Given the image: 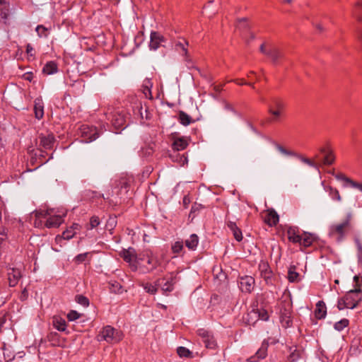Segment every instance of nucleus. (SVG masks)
I'll return each mask as SVG.
<instances>
[{"mask_svg":"<svg viewBox=\"0 0 362 362\" xmlns=\"http://www.w3.org/2000/svg\"><path fill=\"white\" fill-rule=\"evenodd\" d=\"M356 243L358 264L362 267V243L358 240L356 241Z\"/></svg>","mask_w":362,"mask_h":362,"instance_id":"43","label":"nucleus"},{"mask_svg":"<svg viewBox=\"0 0 362 362\" xmlns=\"http://www.w3.org/2000/svg\"><path fill=\"white\" fill-rule=\"evenodd\" d=\"M81 316V314L78 313L77 311H76V310H71L67 314V319L69 321H74V320H76L78 318H80Z\"/></svg>","mask_w":362,"mask_h":362,"instance_id":"45","label":"nucleus"},{"mask_svg":"<svg viewBox=\"0 0 362 362\" xmlns=\"http://www.w3.org/2000/svg\"><path fill=\"white\" fill-rule=\"evenodd\" d=\"M110 290L114 293H122L123 292L122 285L115 281L110 282Z\"/></svg>","mask_w":362,"mask_h":362,"instance_id":"36","label":"nucleus"},{"mask_svg":"<svg viewBox=\"0 0 362 362\" xmlns=\"http://www.w3.org/2000/svg\"><path fill=\"white\" fill-rule=\"evenodd\" d=\"M88 255V253H87V252L78 255L74 258L75 262L77 264H79V263L84 262L86 260Z\"/></svg>","mask_w":362,"mask_h":362,"instance_id":"51","label":"nucleus"},{"mask_svg":"<svg viewBox=\"0 0 362 362\" xmlns=\"http://www.w3.org/2000/svg\"><path fill=\"white\" fill-rule=\"evenodd\" d=\"M336 178L337 180H343L344 182H346V183L349 184L350 185H351V182H353V180L349 177H347L346 175H344V174H337L336 175Z\"/></svg>","mask_w":362,"mask_h":362,"instance_id":"52","label":"nucleus"},{"mask_svg":"<svg viewBox=\"0 0 362 362\" xmlns=\"http://www.w3.org/2000/svg\"><path fill=\"white\" fill-rule=\"evenodd\" d=\"M177 353L180 357H192V352L184 346H179L177 349Z\"/></svg>","mask_w":362,"mask_h":362,"instance_id":"37","label":"nucleus"},{"mask_svg":"<svg viewBox=\"0 0 362 362\" xmlns=\"http://www.w3.org/2000/svg\"><path fill=\"white\" fill-rule=\"evenodd\" d=\"M52 324L55 329L60 332H64L66 329V322L59 316L53 317Z\"/></svg>","mask_w":362,"mask_h":362,"instance_id":"24","label":"nucleus"},{"mask_svg":"<svg viewBox=\"0 0 362 362\" xmlns=\"http://www.w3.org/2000/svg\"><path fill=\"white\" fill-rule=\"evenodd\" d=\"M298 358H299V353H298V351H294L289 356V360L292 362L296 361Z\"/></svg>","mask_w":362,"mask_h":362,"instance_id":"55","label":"nucleus"},{"mask_svg":"<svg viewBox=\"0 0 362 362\" xmlns=\"http://www.w3.org/2000/svg\"><path fill=\"white\" fill-rule=\"evenodd\" d=\"M277 149L279 150V151L280 153H281L282 154H284V155H287V156H293V153L291 152V151H289L288 150H286V148H284V147H282L281 146H277Z\"/></svg>","mask_w":362,"mask_h":362,"instance_id":"54","label":"nucleus"},{"mask_svg":"<svg viewBox=\"0 0 362 362\" xmlns=\"http://www.w3.org/2000/svg\"><path fill=\"white\" fill-rule=\"evenodd\" d=\"M165 42V37L156 31H153L151 33L149 43L150 49L156 50L160 46H162L163 43H164Z\"/></svg>","mask_w":362,"mask_h":362,"instance_id":"8","label":"nucleus"},{"mask_svg":"<svg viewBox=\"0 0 362 362\" xmlns=\"http://www.w3.org/2000/svg\"><path fill=\"white\" fill-rule=\"evenodd\" d=\"M0 16L4 20L9 16V5L6 0H0Z\"/></svg>","mask_w":362,"mask_h":362,"instance_id":"31","label":"nucleus"},{"mask_svg":"<svg viewBox=\"0 0 362 362\" xmlns=\"http://www.w3.org/2000/svg\"><path fill=\"white\" fill-rule=\"evenodd\" d=\"M3 351H4L3 354H4V358H5L6 360L11 361V360H12L14 358L13 356H11V355H10L8 354H6L5 351H7V349L6 348V345L5 344L4 345Z\"/></svg>","mask_w":362,"mask_h":362,"instance_id":"56","label":"nucleus"},{"mask_svg":"<svg viewBox=\"0 0 362 362\" xmlns=\"http://www.w3.org/2000/svg\"><path fill=\"white\" fill-rule=\"evenodd\" d=\"M199 243V238L196 234H192L189 238L185 240V245L189 250H195Z\"/></svg>","mask_w":362,"mask_h":362,"instance_id":"29","label":"nucleus"},{"mask_svg":"<svg viewBox=\"0 0 362 362\" xmlns=\"http://www.w3.org/2000/svg\"><path fill=\"white\" fill-rule=\"evenodd\" d=\"M120 256L135 269L138 267V265H141L142 257H138L134 252V250L131 247L128 250H123L120 252Z\"/></svg>","mask_w":362,"mask_h":362,"instance_id":"6","label":"nucleus"},{"mask_svg":"<svg viewBox=\"0 0 362 362\" xmlns=\"http://www.w3.org/2000/svg\"><path fill=\"white\" fill-rule=\"evenodd\" d=\"M144 258H142L141 260V265H138V267H145L148 271H152L154 269H156L158 264V260L153 257V256H147L146 257V263L148 265H145L143 264Z\"/></svg>","mask_w":362,"mask_h":362,"instance_id":"22","label":"nucleus"},{"mask_svg":"<svg viewBox=\"0 0 362 362\" xmlns=\"http://www.w3.org/2000/svg\"><path fill=\"white\" fill-rule=\"evenodd\" d=\"M80 133L85 142H91L98 137V133L93 127L83 125L80 129Z\"/></svg>","mask_w":362,"mask_h":362,"instance_id":"7","label":"nucleus"},{"mask_svg":"<svg viewBox=\"0 0 362 362\" xmlns=\"http://www.w3.org/2000/svg\"><path fill=\"white\" fill-rule=\"evenodd\" d=\"M36 32L37 33L39 37H47V29L43 25H37L36 28Z\"/></svg>","mask_w":362,"mask_h":362,"instance_id":"48","label":"nucleus"},{"mask_svg":"<svg viewBox=\"0 0 362 362\" xmlns=\"http://www.w3.org/2000/svg\"><path fill=\"white\" fill-rule=\"evenodd\" d=\"M350 227V220L346 218L343 222L332 225L330 227L329 235L338 241L341 240Z\"/></svg>","mask_w":362,"mask_h":362,"instance_id":"4","label":"nucleus"},{"mask_svg":"<svg viewBox=\"0 0 362 362\" xmlns=\"http://www.w3.org/2000/svg\"><path fill=\"white\" fill-rule=\"evenodd\" d=\"M240 288L243 292L250 293L254 289L255 279L250 276L240 278Z\"/></svg>","mask_w":362,"mask_h":362,"instance_id":"9","label":"nucleus"},{"mask_svg":"<svg viewBox=\"0 0 362 362\" xmlns=\"http://www.w3.org/2000/svg\"><path fill=\"white\" fill-rule=\"evenodd\" d=\"M144 93L145 94L146 98H152L151 90L148 87L144 88Z\"/></svg>","mask_w":362,"mask_h":362,"instance_id":"60","label":"nucleus"},{"mask_svg":"<svg viewBox=\"0 0 362 362\" xmlns=\"http://www.w3.org/2000/svg\"><path fill=\"white\" fill-rule=\"evenodd\" d=\"M329 194L332 197L333 199L340 202L341 200V197L339 194V191L337 189H334L332 187H329Z\"/></svg>","mask_w":362,"mask_h":362,"instance_id":"47","label":"nucleus"},{"mask_svg":"<svg viewBox=\"0 0 362 362\" xmlns=\"http://www.w3.org/2000/svg\"><path fill=\"white\" fill-rule=\"evenodd\" d=\"M300 160L308 165L309 166L313 167V168H317V164L313 160L307 158L305 157H300Z\"/></svg>","mask_w":362,"mask_h":362,"instance_id":"50","label":"nucleus"},{"mask_svg":"<svg viewBox=\"0 0 362 362\" xmlns=\"http://www.w3.org/2000/svg\"><path fill=\"white\" fill-rule=\"evenodd\" d=\"M63 216L60 215L49 216L45 223L47 228H57L63 223Z\"/></svg>","mask_w":362,"mask_h":362,"instance_id":"18","label":"nucleus"},{"mask_svg":"<svg viewBox=\"0 0 362 362\" xmlns=\"http://www.w3.org/2000/svg\"><path fill=\"white\" fill-rule=\"evenodd\" d=\"M300 235L296 227H289L287 230L288 239L293 243L301 244Z\"/></svg>","mask_w":362,"mask_h":362,"instance_id":"15","label":"nucleus"},{"mask_svg":"<svg viewBox=\"0 0 362 362\" xmlns=\"http://www.w3.org/2000/svg\"><path fill=\"white\" fill-rule=\"evenodd\" d=\"M349 321L347 319H342L334 324V329L337 331H341L345 327H348Z\"/></svg>","mask_w":362,"mask_h":362,"instance_id":"38","label":"nucleus"},{"mask_svg":"<svg viewBox=\"0 0 362 362\" xmlns=\"http://www.w3.org/2000/svg\"><path fill=\"white\" fill-rule=\"evenodd\" d=\"M227 225L228 227L233 232L235 240L238 241H241L243 239L242 232L240 229L237 226L236 223L235 222L228 221Z\"/></svg>","mask_w":362,"mask_h":362,"instance_id":"26","label":"nucleus"},{"mask_svg":"<svg viewBox=\"0 0 362 362\" xmlns=\"http://www.w3.org/2000/svg\"><path fill=\"white\" fill-rule=\"evenodd\" d=\"M327 315V308L325 306V303L320 300L316 304V308L315 310V316L317 319L321 320L325 317Z\"/></svg>","mask_w":362,"mask_h":362,"instance_id":"20","label":"nucleus"},{"mask_svg":"<svg viewBox=\"0 0 362 362\" xmlns=\"http://www.w3.org/2000/svg\"><path fill=\"white\" fill-rule=\"evenodd\" d=\"M263 218L264 221L270 226H276L279 220V215L273 209L267 210Z\"/></svg>","mask_w":362,"mask_h":362,"instance_id":"11","label":"nucleus"},{"mask_svg":"<svg viewBox=\"0 0 362 362\" xmlns=\"http://www.w3.org/2000/svg\"><path fill=\"white\" fill-rule=\"evenodd\" d=\"M75 234H76V232L73 231V230L69 228L66 229L65 231H64L61 236L60 235L56 236L55 241L57 243H59L63 239L70 240L75 235Z\"/></svg>","mask_w":362,"mask_h":362,"instance_id":"32","label":"nucleus"},{"mask_svg":"<svg viewBox=\"0 0 362 362\" xmlns=\"http://www.w3.org/2000/svg\"><path fill=\"white\" fill-rule=\"evenodd\" d=\"M189 43L187 40L182 39V41H178L175 43V49L177 52H179L182 56L185 57V60L191 63V59L188 54L187 46Z\"/></svg>","mask_w":362,"mask_h":362,"instance_id":"13","label":"nucleus"},{"mask_svg":"<svg viewBox=\"0 0 362 362\" xmlns=\"http://www.w3.org/2000/svg\"><path fill=\"white\" fill-rule=\"evenodd\" d=\"M21 276V272L18 269H9L8 271V280L9 286L11 287L16 286Z\"/></svg>","mask_w":362,"mask_h":362,"instance_id":"14","label":"nucleus"},{"mask_svg":"<svg viewBox=\"0 0 362 362\" xmlns=\"http://www.w3.org/2000/svg\"><path fill=\"white\" fill-rule=\"evenodd\" d=\"M268 349V343L263 342L260 348L257 350L255 355L247 358L249 362H257L260 359H263L267 356Z\"/></svg>","mask_w":362,"mask_h":362,"instance_id":"12","label":"nucleus"},{"mask_svg":"<svg viewBox=\"0 0 362 362\" xmlns=\"http://www.w3.org/2000/svg\"><path fill=\"white\" fill-rule=\"evenodd\" d=\"M76 301L78 304H80L84 307H87L89 305L88 299L86 297L81 296V295H77L76 296Z\"/></svg>","mask_w":362,"mask_h":362,"instance_id":"44","label":"nucleus"},{"mask_svg":"<svg viewBox=\"0 0 362 362\" xmlns=\"http://www.w3.org/2000/svg\"><path fill=\"white\" fill-rule=\"evenodd\" d=\"M51 213H52L51 210L36 211L35 212V217L37 218V219H41L42 218H46L48 216H50Z\"/></svg>","mask_w":362,"mask_h":362,"instance_id":"42","label":"nucleus"},{"mask_svg":"<svg viewBox=\"0 0 362 362\" xmlns=\"http://www.w3.org/2000/svg\"><path fill=\"white\" fill-rule=\"evenodd\" d=\"M188 146L187 141L184 138H179L175 139L173 144V149L176 151H182Z\"/></svg>","mask_w":362,"mask_h":362,"instance_id":"28","label":"nucleus"},{"mask_svg":"<svg viewBox=\"0 0 362 362\" xmlns=\"http://www.w3.org/2000/svg\"><path fill=\"white\" fill-rule=\"evenodd\" d=\"M259 267L262 277L264 278L268 284L272 277V271L269 269V265L265 262H262L259 264Z\"/></svg>","mask_w":362,"mask_h":362,"instance_id":"23","label":"nucleus"},{"mask_svg":"<svg viewBox=\"0 0 362 362\" xmlns=\"http://www.w3.org/2000/svg\"><path fill=\"white\" fill-rule=\"evenodd\" d=\"M286 103L279 98H272L268 105V112L272 116V121L276 122L283 115Z\"/></svg>","mask_w":362,"mask_h":362,"instance_id":"1","label":"nucleus"},{"mask_svg":"<svg viewBox=\"0 0 362 362\" xmlns=\"http://www.w3.org/2000/svg\"><path fill=\"white\" fill-rule=\"evenodd\" d=\"M160 280V286L162 291L165 292H170L173 290V286L176 283L175 276L173 274H170L169 276H165Z\"/></svg>","mask_w":362,"mask_h":362,"instance_id":"10","label":"nucleus"},{"mask_svg":"<svg viewBox=\"0 0 362 362\" xmlns=\"http://www.w3.org/2000/svg\"><path fill=\"white\" fill-rule=\"evenodd\" d=\"M202 341L206 348L214 349L216 346V341L211 335H209Z\"/></svg>","mask_w":362,"mask_h":362,"instance_id":"41","label":"nucleus"},{"mask_svg":"<svg viewBox=\"0 0 362 362\" xmlns=\"http://www.w3.org/2000/svg\"><path fill=\"white\" fill-rule=\"evenodd\" d=\"M160 285V280L157 279L154 284L148 282L141 283V286L144 288L145 291L149 294L154 295L156 293L158 286Z\"/></svg>","mask_w":362,"mask_h":362,"instance_id":"19","label":"nucleus"},{"mask_svg":"<svg viewBox=\"0 0 362 362\" xmlns=\"http://www.w3.org/2000/svg\"><path fill=\"white\" fill-rule=\"evenodd\" d=\"M179 120L182 125H189L192 121V117L183 111L179 112Z\"/></svg>","mask_w":362,"mask_h":362,"instance_id":"34","label":"nucleus"},{"mask_svg":"<svg viewBox=\"0 0 362 362\" xmlns=\"http://www.w3.org/2000/svg\"><path fill=\"white\" fill-rule=\"evenodd\" d=\"M26 52L30 57H33L34 56V49L33 48V47L30 44L27 45Z\"/></svg>","mask_w":362,"mask_h":362,"instance_id":"57","label":"nucleus"},{"mask_svg":"<svg viewBox=\"0 0 362 362\" xmlns=\"http://www.w3.org/2000/svg\"><path fill=\"white\" fill-rule=\"evenodd\" d=\"M58 71L57 64L53 62H48L43 67L42 72L47 75L55 74Z\"/></svg>","mask_w":362,"mask_h":362,"instance_id":"27","label":"nucleus"},{"mask_svg":"<svg viewBox=\"0 0 362 362\" xmlns=\"http://www.w3.org/2000/svg\"><path fill=\"white\" fill-rule=\"evenodd\" d=\"M281 322L282 326L286 328L291 326L292 320L289 310L285 309L284 311H281Z\"/></svg>","mask_w":362,"mask_h":362,"instance_id":"25","label":"nucleus"},{"mask_svg":"<svg viewBox=\"0 0 362 362\" xmlns=\"http://www.w3.org/2000/svg\"><path fill=\"white\" fill-rule=\"evenodd\" d=\"M98 337H100L98 340L103 339L110 344H116L122 339L123 334L120 330L107 325L103 328Z\"/></svg>","mask_w":362,"mask_h":362,"instance_id":"2","label":"nucleus"},{"mask_svg":"<svg viewBox=\"0 0 362 362\" xmlns=\"http://www.w3.org/2000/svg\"><path fill=\"white\" fill-rule=\"evenodd\" d=\"M34 112L35 117L37 119H40L44 116V104L41 98H37L34 101Z\"/></svg>","mask_w":362,"mask_h":362,"instance_id":"16","label":"nucleus"},{"mask_svg":"<svg viewBox=\"0 0 362 362\" xmlns=\"http://www.w3.org/2000/svg\"><path fill=\"white\" fill-rule=\"evenodd\" d=\"M351 186L352 187L356 188L358 190H360L361 192H362V183H359V182H355V181L353 180V182H351Z\"/></svg>","mask_w":362,"mask_h":362,"instance_id":"58","label":"nucleus"},{"mask_svg":"<svg viewBox=\"0 0 362 362\" xmlns=\"http://www.w3.org/2000/svg\"><path fill=\"white\" fill-rule=\"evenodd\" d=\"M117 117L114 119H112V124L113 125L117 128H123V127L125 125V121L123 119L122 117L120 115L116 116Z\"/></svg>","mask_w":362,"mask_h":362,"instance_id":"39","label":"nucleus"},{"mask_svg":"<svg viewBox=\"0 0 362 362\" xmlns=\"http://www.w3.org/2000/svg\"><path fill=\"white\" fill-rule=\"evenodd\" d=\"M28 291H27L26 288H25L22 291L21 295L20 296V298H21V300H25L28 298Z\"/></svg>","mask_w":362,"mask_h":362,"instance_id":"59","label":"nucleus"},{"mask_svg":"<svg viewBox=\"0 0 362 362\" xmlns=\"http://www.w3.org/2000/svg\"><path fill=\"white\" fill-rule=\"evenodd\" d=\"M298 277V273L293 270L292 268H290L288 273V279L289 281L293 282L297 280Z\"/></svg>","mask_w":362,"mask_h":362,"instance_id":"49","label":"nucleus"},{"mask_svg":"<svg viewBox=\"0 0 362 362\" xmlns=\"http://www.w3.org/2000/svg\"><path fill=\"white\" fill-rule=\"evenodd\" d=\"M361 291V288H356L354 290H351L348 293H351L352 296H354L355 294H358Z\"/></svg>","mask_w":362,"mask_h":362,"instance_id":"63","label":"nucleus"},{"mask_svg":"<svg viewBox=\"0 0 362 362\" xmlns=\"http://www.w3.org/2000/svg\"><path fill=\"white\" fill-rule=\"evenodd\" d=\"M54 141H55L54 136L52 134H48L47 136H45V135L40 136V146H42L45 149L52 148Z\"/></svg>","mask_w":362,"mask_h":362,"instance_id":"17","label":"nucleus"},{"mask_svg":"<svg viewBox=\"0 0 362 362\" xmlns=\"http://www.w3.org/2000/svg\"><path fill=\"white\" fill-rule=\"evenodd\" d=\"M100 224L99 218L96 216H93L90 219L89 227H88V230L93 229L97 227Z\"/></svg>","mask_w":362,"mask_h":362,"instance_id":"46","label":"nucleus"},{"mask_svg":"<svg viewBox=\"0 0 362 362\" xmlns=\"http://www.w3.org/2000/svg\"><path fill=\"white\" fill-rule=\"evenodd\" d=\"M183 243L182 241H176L174 244H173L171 247V250L174 254H179L183 250Z\"/></svg>","mask_w":362,"mask_h":362,"instance_id":"40","label":"nucleus"},{"mask_svg":"<svg viewBox=\"0 0 362 362\" xmlns=\"http://www.w3.org/2000/svg\"><path fill=\"white\" fill-rule=\"evenodd\" d=\"M34 226L35 227L40 228L42 226V222L40 219H37V218H35L34 221Z\"/></svg>","mask_w":362,"mask_h":362,"instance_id":"61","label":"nucleus"},{"mask_svg":"<svg viewBox=\"0 0 362 362\" xmlns=\"http://www.w3.org/2000/svg\"><path fill=\"white\" fill-rule=\"evenodd\" d=\"M335 160V156L331 149L327 150V153L325 155L323 163L325 165H332Z\"/></svg>","mask_w":362,"mask_h":362,"instance_id":"35","label":"nucleus"},{"mask_svg":"<svg viewBox=\"0 0 362 362\" xmlns=\"http://www.w3.org/2000/svg\"><path fill=\"white\" fill-rule=\"evenodd\" d=\"M235 26L238 30L243 33L246 32L250 28V25L247 23V19L245 18L238 19Z\"/></svg>","mask_w":362,"mask_h":362,"instance_id":"33","label":"nucleus"},{"mask_svg":"<svg viewBox=\"0 0 362 362\" xmlns=\"http://www.w3.org/2000/svg\"><path fill=\"white\" fill-rule=\"evenodd\" d=\"M71 229L73 230V231H75L77 230H79L80 229V226L78 224V223H74L71 227H70Z\"/></svg>","mask_w":362,"mask_h":362,"instance_id":"64","label":"nucleus"},{"mask_svg":"<svg viewBox=\"0 0 362 362\" xmlns=\"http://www.w3.org/2000/svg\"><path fill=\"white\" fill-rule=\"evenodd\" d=\"M360 298L358 296H354L351 293H347L345 296L339 300L337 308L339 310L344 308L354 309L359 302Z\"/></svg>","mask_w":362,"mask_h":362,"instance_id":"5","label":"nucleus"},{"mask_svg":"<svg viewBox=\"0 0 362 362\" xmlns=\"http://www.w3.org/2000/svg\"><path fill=\"white\" fill-rule=\"evenodd\" d=\"M301 239V245H303L305 247H309L312 245L313 242L315 240L314 236L308 233H303L300 235Z\"/></svg>","mask_w":362,"mask_h":362,"instance_id":"30","label":"nucleus"},{"mask_svg":"<svg viewBox=\"0 0 362 362\" xmlns=\"http://www.w3.org/2000/svg\"><path fill=\"white\" fill-rule=\"evenodd\" d=\"M198 334L199 337H202V341H204L206 338L211 335L209 332L202 329L198 330Z\"/></svg>","mask_w":362,"mask_h":362,"instance_id":"53","label":"nucleus"},{"mask_svg":"<svg viewBox=\"0 0 362 362\" xmlns=\"http://www.w3.org/2000/svg\"><path fill=\"white\" fill-rule=\"evenodd\" d=\"M259 50L262 53L267 55L275 64H279V61L284 57V52L274 45L267 47L265 44H262L259 47Z\"/></svg>","mask_w":362,"mask_h":362,"instance_id":"3","label":"nucleus"},{"mask_svg":"<svg viewBox=\"0 0 362 362\" xmlns=\"http://www.w3.org/2000/svg\"><path fill=\"white\" fill-rule=\"evenodd\" d=\"M222 85H214V90L217 93H220L222 90Z\"/></svg>","mask_w":362,"mask_h":362,"instance_id":"62","label":"nucleus"},{"mask_svg":"<svg viewBox=\"0 0 362 362\" xmlns=\"http://www.w3.org/2000/svg\"><path fill=\"white\" fill-rule=\"evenodd\" d=\"M248 316L251 319L258 318L264 321L269 319V314L264 309L252 310L250 313H248Z\"/></svg>","mask_w":362,"mask_h":362,"instance_id":"21","label":"nucleus"}]
</instances>
